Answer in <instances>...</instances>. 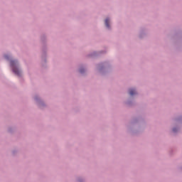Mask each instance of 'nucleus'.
<instances>
[{"label": "nucleus", "mask_w": 182, "mask_h": 182, "mask_svg": "<svg viewBox=\"0 0 182 182\" xmlns=\"http://www.w3.org/2000/svg\"><path fill=\"white\" fill-rule=\"evenodd\" d=\"M105 26H107V28H110V26L109 25V18L105 19Z\"/></svg>", "instance_id": "3"}, {"label": "nucleus", "mask_w": 182, "mask_h": 182, "mask_svg": "<svg viewBox=\"0 0 182 182\" xmlns=\"http://www.w3.org/2000/svg\"><path fill=\"white\" fill-rule=\"evenodd\" d=\"M80 73H83L85 72V69H80Z\"/></svg>", "instance_id": "4"}, {"label": "nucleus", "mask_w": 182, "mask_h": 182, "mask_svg": "<svg viewBox=\"0 0 182 182\" xmlns=\"http://www.w3.org/2000/svg\"><path fill=\"white\" fill-rule=\"evenodd\" d=\"M173 132L174 133H176V128H173Z\"/></svg>", "instance_id": "5"}, {"label": "nucleus", "mask_w": 182, "mask_h": 182, "mask_svg": "<svg viewBox=\"0 0 182 182\" xmlns=\"http://www.w3.org/2000/svg\"><path fill=\"white\" fill-rule=\"evenodd\" d=\"M5 58H6V59H8V56L6 55Z\"/></svg>", "instance_id": "6"}, {"label": "nucleus", "mask_w": 182, "mask_h": 182, "mask_svg": "<svg viewBox=\"0 0 182 182\" xmlns=\"http://www.w3.org/2000/svg\"><path fill=\"white\" fill-rule=\"evenodd\" d=\"M129 95L130 96H133L134 95H136V90L134 89L129 90Z\"/></svg>", "instance_id": "2"}, {"label": "nucleus", "mask_w": 182, "mask_h": 182, "mask_svg": "<svg viewBox=\"0 0 182 182\" xmlns=\"http://www.w3.org/2000/svg\"><path fill=\"white\" fill-rule=\"evenodd\" d=\"M15 65H16V61L11 60V66L13 69V72L15 73V75H17V76H21V70H19V69L16 68V67H15Z\"/></svg>", "instance_id": "1"}]
</instances>
